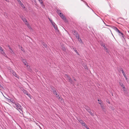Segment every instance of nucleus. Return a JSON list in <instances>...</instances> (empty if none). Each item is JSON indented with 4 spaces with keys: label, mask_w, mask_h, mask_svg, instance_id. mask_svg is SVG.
I'll return each instance as SVG.
<instances>
[{
    "label": "nucleus",
    "mask_w": 129,
    "mask_h": 129,
    "mask_svg": "<svg viewBox=\"0 0 129 129\" xmlns=\"http://www.w3.org/2000/svg\"><path fill=\"white\" fill-rule=\"evenodd\" d=\"M13 106L15 107L16 108V109L18 110L21 113V112L20 111L23 112L22 107L19 104L16 103H14V105Z\"/></svg>",
    "instance_id": "1"
},
{
    "label": "nucleus",
    "mask_w": 129,
    "mask_h": 129,
    "mask_svg": "<svg viewBox=\"0 0 129 129\" xmlns=\"http://www.w3.org/2000/svg\"><path fill=\"white\" fill-rule=\"evenodd\" d=\"M57 12L58 14L61 17V18L65 22H67V20L66 18L65 17L64 15L60 12V10H57Z\"/></svg>",
    "instance_id": "2"
},
{
    "label": "nucleus",
    "mask_w": 129,
    "mask_h": 129,
    "mask_svg": "<svg viewBox=\"0 0 129 129\" xmlns=\"http://www.w3.org/2000/svg\"><path fill=\"white\" fill-rule=\"evenodd\" d=\"M80 123L82 125L84 128H86L87 129H89V127L82 120L78 119Z\"/></svg>",
    "instance_id": "3"
},
{
    "label": "nucleus",
    "mask_w": 129,
    "mask_h": 129,
    "mask_svg": "<svg viewBox=\"0 0 129 129\" xmlns=\"http://www.w3.org/2000/svg\"><path fill=\"white\" fill-rule=\"evenodd\" d=\"M21 17L22 19L23 20V21L25 23V24L27 25L28 27L30 29L31 28V27L30 26V25L27 22V20H26V19L24 18V17H23L22 16Z\"/></svg>",
    "instance_id": "4"
},
{
    "label": "nucleus",
    "mask_w": 129,
    "mask_h": 129,
    "mask_svg": "<svg viewBox=\"0 0 129 129\" xmlns=\"http://www.w3.org/2000/svg\"><path fill=\"white\" fill-rule=\"evenodd\" d=\"M21 90L25 94H26L28 96H29L30 99H31V98L30 96V95L28 93L27 91L23 89L22 88L21 89Z\"/></svg>",
    "instance_id": "5"
},
{
    "label": "nucleus",
    "mask_w": 129,
    "mask_h": 129,
    "mask_svg": "<svg viewBox=\"0 0 129 129\" xmlns=\"http://www.w3.org/2000/svg\"><path fill=\"white\" fill-rule=\"evenodd\" d=\"M21 60L22 61L23 63L24 64V65H26L27 68H28L29 67V66L27 64V62L26 61V60L25 59H22Z\"/></svg>",
    "instance_id": "6"
},
{
    "label": "nucleus",
    "mask_w": 129,
    "mask_h": 129,
    "mask_svg": "<svg viewBox=\"0 0 129 129\" xmlns=\"http://www.w3.org/2000/svg\"><path fill=\"white\" fill-rule=\"evenodd\" d=\"M114 29V30H115L116 32H118L121 35L123 36V34L121 33L120 31L116 27H114L113 28Z\"/></svg>",
    "instance_id": "7"
},
{
    "label": "nucleus",
    "mask_w": 129,
    "mask_h": 129,
    "mask_svg": "<svg viewBox=\"0 0 129 129\" xmlns=\"http://www.w3.org/2000/svg\"><path fill=\"white\" fill-rule=\"evenodd\" d=\"M73 34L75 36L76 38H78L79 37L78 35L77 32L75 30H74L73 31Z\"/></svg>",
    "instance_id": "8"
},
{
    "label": "nucleus",
    "mask_w": 129,
    "mask_h": 129,
    "mask_svg": "<svg viewBox=\"0 0 129 129\" xmlns=\"http://www.w3.org/2000/svg\"><path fill=\"white\" fill-rule=\"evenodd\" d=\"M52 25L53 26V27H54V28L55 29L57 30V27L56 24H55V23L54 22L53 23H52Z\"/></svg>",
    "instance_id": "9"
},
{
    "label": "nucleus",
    "mask_w": 129,
    "mask_h": 129,
    "mask_svg": "<svg viewBox=\"0 0 129 129\" xmlns=\"http://www.w3.org/2000/svg\"><path fill=\"white\" fill-rule=\"evenodd\" d=\"M65 77L68 80V81H69V82H70L71 83H72L71 80V79L68 76V75H66Z\"/></svg>",
    "instance_id": "10"
},
{
    "label": "nucleus",
    "mask_w": 129,
    "mask_h": 129,
    "mask_svg": "<svg viewBox=\"0 0 129 129\" xmlns=\"http://www.w3.org/2000/svg\"><path fill=\"white\" fill-rule=\"evenodd\" d=\"M11 73L13 74V75H14L17 78H19V77L16 74L15 72H14L13 71H11Z\"/></svg>",
    "instance_id": "11"
},
{
    "label": "nucleus",
    "mask_w": 129,
    "mask_h": 129,
    "mask_svg": "<svg viewBox=\"0 0 129 129\" xmlns=\"http://www.w3.org/2000/svg\"><path fill=\"white\" fill-rule=\"evenodd\" d=\"M8 47L9 48V49H10V52L12 53V54H13L14 53V52H13V50L10 47V46H8Z\"/></svg>",
    "instance_id": "12"
},
{
    "label": "nucleus",
    "mask_w": 129,
    "mask_h": 129,
    "mask_svg": "<svg viewBox=\"0 0 129 129\" xmlns=\"http://www.w3.org/2000/svg\"><path fill=\"white\" fill-rule=\"evenodd\" d=\"M53 93L54 94L56 95V96L57 97L59 96V95H57V92L56 90H53Z\"/></svg>",
    "instance_id": "13"
},
{
    "label": "nucleus",
    "mask_w": 129,
    "mask_h": 129,
    "mask_svg": "<svg viewBox=\"0 0 129 129\" xmlns=\"http://www.w3.org/2000/svg\"><path fill=\"white\" fill-rule=\"evenodd\" d=\"M119 83L120 85L122 87V88H124V86L123 84L122 83H121L120 82Z\"/></svg>",
    "instance_id": "14"
},
{
    "label": "nucleus",
    "mask_w": 129,
    "mask_h": 129,
    "mask_svg": "<svg viewBox=\"0 0 129 129\" xmlns=\"http://www.w3.org/2000/svg\"><path fill=\"white\" fill-rule=\"evenodd\" d=\"M61 47L62 49L64 51H66V49L63 45H61Z\"/></svg>",
    "instance_id": "15"
},
{
    "label": "nucleus",
    "mask_w": 129,
    "mask_h": 129,
    "mask_svg": "<svg viewBox=\"0 0 129 129\" xmlns=\"http://www.w3.org/2000/svg\"><path fill=\"white\" fill-rule=\"evenodd\" d=\"M1 53L4 55L5 54L4 52L3 49H2V50H1Z\"/></svg>",
    "instance_id": "16"
},
{
    "label": "nucleus",
    "mask_w": 129,
    "mask_h": 129,
    "mask_svg": "<svg viewBox=\"0 0 129 129\" xmlns=\"http://www.w3.org/2000/svg\"><path fill=\"white\" fill-rule=\"evenodd\" d=\"M9 100H10V101L11 102H12L13 103L14 105V103H16L14 101V100H13L12 99H8Z\"/></svg>",
    "instance_id": "17"
},
{
    "label": "nucleus",
    "mask_w": 129,
    "mask_h": 129,
    "mask_svg": "<svg viewBox=\"0 0 129 129\" xmlns=\"http://www.w3.org/2000/svg\"><path fill=\"white\" fill-rule=\"evenodd\" d=\"M123 74V76H124L125 77H126V75L124 73V71H123V70H121Z\"/></svg>",
    "instance_id": "18"
},
{
    "label": "nucleus",
    "mask_w": 129,
    "mask_h": 129,
    "mask_svg": "<svg viewBox=\"0 0 129 129\" xmlns=\"http://www.w3.org/2000/svg\"><path fill=\"white\" fill-rule=\"evenodd\" d=\"M43 48H46L47 47V45L45 43H43Z\"/></svg>",
    "instance_id": "19"
},
{
    "label": "nucleus",
    "mask_w": 129,
    "mask_h": 129,
    "mask_svg": "<svg viewBox=\"0 0 129 129\" xmlns=\"http://www.w3.org/2000/svg\"><path fill=\"white\" fill-rule=\"evenodd\" d=\"M123 89V90L124 92L125 93H127V91L126 90L125 88V87H124V88H122Z\"/></svg>",
    "instance_id": "20"
},
{
    "label": "nucleus",
    "mask_w": 129,
    "mask_h": 129,
    "mask_svg": "<svg viewBox=\"0 0 129 129\" xmlns=\"http://www.w3.org/2000/svg\"><path fill=\"white\" fill-rule=\"evenodd\" d=\"M57 98L59 99V101H61V102H63V100H62V99L61 98H60L59 96L57 97Z\"/></svg>",
    "instance_id": "21"
},
{
    "label": "nucleus",
    "mask_w": 129,
    "mask_h": 129,
    "mask_svg": "<svg viewBox=\"0 0 129 129\" xmlns=\"http://www.w3.org/2000/svg\"><path fill=\"white\" fill-rule=\"evenodd\" d=\"M20 4V5L23 8H25V7L24 6V5L21 3Z\"/></svg>",
    "instance_id": "22"
},
{
    "label": "nucleus",
    "mask_w": 129,
    "mask_h": 129,
    "mask_svg": "<svg viewBox=\"0 0 129 129\" xmlns=\"http://www.w3.org/2000/svg\"><path fill=\"white\" fill-rule=\"evenodd\" d=\"M78 39V41L80 43L82 42V41L81 39L79 38V37L77 38Z\"/></svg>",
    "instance_id": "23"
},
{
    "label": "nucleus",
    "mask_w": 129,
    "mask_h": 129,
    "mask_svg": "<svg viewBox=\"0 0 129 129\" xmlns=\"http://www.w3.org/2000/svg\"><path fill=\"white\" fill-rule=\"evenodd\" d=\"M100 106L101 107V108H102L103 110H104V106L102 104H101L100 105Z\"/></svg>",
    "instance_id": "24"
},
{
    "label": "nucleus",
    "mask_w": 129,
    "mask_h": 129,
    "mask_svg": "<svg viewBox=\"0 0 129 129\" xmlns=\"http://www.w3.org/2000/svg\"><path fill=\"white\" fill-rule=\"evenodd\" d=\"M110 109H111L112 110H114V108L112 106H111L110 107Z\"/></svg>",
    "instance_id": "25"
},
{
    "label": "nucleus",
    "mask_w": 129,
    "mask_h": 129,
    "mask_svg": "<svg viewBox=\"0 0 129 129\" xmlns=\"http://www.w3.org/2000/svg\"><path fill=\"white\" fill-rule=\"evenodd\" d=\"M101 45L102 46H103L104 48L106 47L105 44L103 43H102L101 44Z\"/></svg>",
    "instance_id": "26"
},
{
    "label": "nucleus",
    "mask_w": 129,
    "mask_h": 129,
    "mask_svg": "<svg viewBox=\"0 0 129 129\" xmlns=\"http://www.w3.org/2000/svg\"><path fill=\"white\" fill-rule=\"evenodd\" d=\"M40 2L41 4L43 5V2L42 0H38Z\"/></svg>",
    "instance_id": "27"
},
{
    "label": "nucleus",
    "mask_w": 129,
    "mask_h": 129,
    "mask_svg": "<svg viewBox=\"0 0 129 129\" xmlns=\"http://www.w3.org/2000/svg\"><path fill=\"white\" fill-rule=\"evenodd\" d=\"M104 48V49L106 50V52H108V48H107L106 47H105Z\"/></svg>",
    "instance_id": "28"
},
{
    "label": "nucleus",
    "mask_w": 129,
    "mask_h": 129,
    "mask_svg": "<svg viewBox=\"0 0 129 129\" xmlns=\"http://www.w3.org/2000/svg\"><path fill=\"white\" fill-rule=\"evenodd\" d=\"M49 20H50V21L51 23L52 24V23H54V22H53L52 21V20L51 19H50V18H49Z\"/></svg>",
    "instance_id": "29"
},
{
    "label": "nucleus",
    "mask_w": 129,
    "mask_h": 129,
    "mask_svg": "<svg viewBox=\"0 0 129 129\" xmlns=\"http://www.w3.org/2000/svg\"><path fill=\"white\" fill-rule=\"evenodd\" d=\"M74 51L78 55H79V54L78 53V52L77 51L76 49H74Z\"/></svg>",
    "instance_id": "30"
},
{
    "label": "nucleus",
    "mask_w": 129,
    "mask_h": 129,
    "mask_svg": "<svg viewBox=\"0 0 129 129\" xmlns=\"http://www.w3.org/2000/svg\"><path fill=\"white\" fill-rule=\"evenodd\" d=\"M106 102L110 104V102H109V101L108 100H106Z\"/></svg>",
    "instance_id": "31"
},
{
    "label": "nucleus",
    "mask_w": 129,
    "mask_h": 129,
    "mask_svg": "<svg viewBox=\"0 0 129 129\" xmlns=\"http://www.w3.org/2000/svg\"><path fill=\"white\" fill-rule=\"evenodd\" d=\"M18 2H19V4L21 3L20 0H17Z\"/></svg>",
    "instance_id": "32"
},
{
    "label": "nucleus",
    "mask_w": 129,
    "mask_h": 129,
    "mask_svg": "<svg viewBox=\"0 0 129 129\" xmlns=\"http://www.w3.org/2000/svg\"><path fill=\"white\" fill-rule=\"evenodd\" d=\"M84 68L86 69L87 68V67L86 66V65H84Z\"/></svg>",
    "instance_id": "33"
},
{
    "label": "nucleus",
    "mask_w": 129,
    "mask_h": 129,
    "mask_svg": "<svg viewBox=\"0 0 129 129\" xmlns=\"http://www.w3.org/2000/svg\"><path fill=\"white\" fill-rule=\"evenodd\" d=\"M99 103L100 104V105L101 104H102L101 101H100L99 102Z\"/></svg>",
    "instance_id": "34"
},
{
    "label": "nucleus",
    "mask_w": 129,
    "mask_h": 129,
    "mask_svg": "<svg viewBox=\"0 0 129 129\" xmlns=\"http://www.w3.org/2000/svg\"><path fill=\"white\" fill-rule=\"evenodd\" d=\"M87 111L89 113L90 112V110H87Z\"/></svg>",
    "instance_id": "35"
},
{
    "label": "nucleus",
    "mask_w": 129,
    "mask_h": 129,
    "mask_svg": "<svg viewBox=\"0 0 129 129\" xmlns=\"http://www.w3.org/2000/svg\"><path fill=\"white\" fill-rule=\"evenodd\" d=\"M92 116H93V114L91 112V113L90 114Z\"/></svg>",
    "instance_id": "36"
},
{
    "label": "nucleus",
    "mask_w": 129,
    "mask_h": 129,
    "mask_svg": "<svg viewBox=\"0 0 129 129\" xmlns=\"http://www.w3.org/2000/svg\"><path fill=\"white\" fill-rule=\"evenodd\" d=\"M3 49L2 47L1 46H0V50H2Z\"/></svg>",
    "instance_id": "37"
},
{
    "label": "nucleus",
    "mask_w": 129,
    "mask_h": 129,
    "mask_svg": "<svg viewBox=\"0 0 129 129\" xmlns=\"http://www.w3.org/2000/svg\"><path fill=\"white\" fill-rule=\"evenodd\" d=\"M73 79H74V80L75 81H76V79H75L74 78H73Z\"/></svg>",
    "instance_id": "38"
},
{
    "label": "nucleus",
    "mask_w": 129,
    "mask_h": 129,
    "mask_svg": "<svg viewBox=\"0 0 129 129\" xmlns=\"http://www.w3.org/2000/svg\"><path fill=\"white\" fill-rule=\"evenodd\" d=\"M21 48V50H23V48Z\"/></svg>",
    "instance_id": "39"
},
{
    "label": "nucleus",
    "mask_w": 129,
    "mask_h": 129,
    "mask_svg": "<svg viewBox=\"0 0 129 129\" xmlns=\"http://www.w3.org/2000/svg\"><path fill=\"white\" fill-rule=\"evenodd\" d=\"M91 113V111H90V112H89V113H90V114Z\"/></svg>",
    "instance_id": "40"
},
{
    "label": "nucleus",
    "mask_w": 129,
    "mask_h": 129,
    "mask_svg": "<svg viewBox=\"0 0 129 129\" xmlns=\"http://www.w3.org/2000/svg\"><path fill=\"white\" fill-rule=\"evenodd\" d=\"M126 79V80L127 79V78L126 77H125Z\"/></svg>",
    "instance_id": "41"
},
{
    "label": "nucleus",
    "mask_w": 129,
    "mask_h": 129,
    "mask_svg": "<svg viewBox=\"0 0 129 129\" xmlns=\"http://www.w3.org/2000/svg\"><path fill=\"white\" fill-rule=\"evenodd\" d=\"M98 101L99 102L100 101V100H98Z\"/></svg>",
    "instance_id": "42"
},
{
    "label": "nucleus",
    "mask_w": 129,
    "mask_h": 129,
    "mask_svg": "<svg viewBox=\"0 0 129 129\" xmlns=\"http://www.w3.org/2000/svg\"><path fill=\"white\" fill-rule=\"evenodd\" d=\"M87 6L88 7H89L87 5Z\"/></svg>",
    "instance_id": "43"
},
{
    "label": "nucleus",
    "mask_w": 129,
    "mask_h": 129,
    "mask_svg": "<svg viewBox=\"0 0 129 129\" xmlns=\"http://www.w3.org/2000/svg\"><path fill=\"white\" fill-rule=\"evenodd\" d=\"M106 26H109V25H106Z\"/></svg>",
    "instance_id": "44"
}]
</instances>
